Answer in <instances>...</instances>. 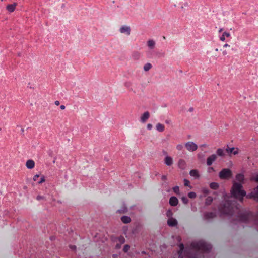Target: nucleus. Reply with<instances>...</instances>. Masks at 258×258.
Masks as SVG:
<instances>
[{
	"label": "nucleus",
	"instance_id": "1",
	"mask_svg": "<svg viewBox=\"0 0 258 258\" xmlns=\"http://www.w3.org/2000/svg\"><path fill=\"white\" fill-rule=\"evenodd\" d=\"M246 195V192L242 189L241 183H233L231 189V196L242 201L243 197Z\"/></svg>",
	"mask_w": 258,
	"mask_h": 258
},
{
	"label": "nucleus",
	"instance_id": "2",
	"mask_svg": "<svg viewBox=\"0 0 258 258\" xmlns=\"http://www.w3.org/2000/svg\"><path fill=\"white\" fill-rule=\"evenodd\" d=\"M191 246L195 248L201 249L205 251H208L212 248L211 245L207 244L203 241L193 242L191 244Z\"/></svg>",
	"mask_w": 258,
	"mask_h": 258
},
{
	"label": "nucleus",
	"instance_id": "3",
	"mask_svg": "<svg viewBox=\"0 0 258 258\" xmlns=\"http://www.w3.org/2000/svg\"><path fill=\"white\" fill-rule=\"evenodd\" d=\"M232 176V173L231 171L228 168L223 169L219 173V177L221 179H227Z\"/></svg>",
	"mask_w": 258,
	"mask_h": 258
},
{
	"label": "nucleus",
	"instance_id": "4",
	"mask_svg": "<svg viewBox=\"0 0 258 258\" xmlns=\"http://www.w3.org/2000/svg\"><path fill=\"white\" fill-rule=\"evenodd\" d=\"M185 147L189 152H194L198 148L197 145L192 141H189L186 143Z\"/></svg>",
	"mask_w": 258,
	"mask_h": 258
},
{
	"label": "nucleus",
	"instance_id": "5",
	"mask_svg": "<svg viewBox=\"0 0 258 258\" xmlns=\"http://www.w3.org/2000/svg\"><path fill=\"white\" fill-rule=\"evenodd\" d=\"M225 48H228L229 50H234V49L233 47H232L230 45L228 44H225L224 45L223 48L220 49V51L222 52L223 55H227L229 53V51L226 50Z\"/></svg>",
	"mask_w": 258,
	"mask_h": 258
},
{
	"label": "nucleus",
	"instance_id": "6",
	"mask_svg": "<svg viewBox=\"0 0 258 258\" xmlns=\"http://www.w3.org/2000/svg\"><path fill=\"white\" fill-rule=\"evenodd\" d=\"M217 158V155L215 154H213L208 157L207 159V165L208 166L211 165L216 160Z\"/></svg>",
	"mask_w": 258,
	"mask_h": 258
},
{
	"label": "nucleus",
	"instance_id": "7",
	"mask_svg": "<svg viewBox=\"0 0 258 258\" xmlns=\"http://www.w3.org/2000/svg\"><path fill=\"white\" fill-rule=\"evenodd\" d=\"M167 224L170 227H174L177 225L178 222L175 218H170L167 220Z\"/></svg>",
	"mask_w": 258,
	"mask_h": 258
},
{
	"label": "nucleus",
	"instance_id": "8",
	"mask_svg": "<svg viewBox=\"0 0 258 258\" xmlns=\"http://www.w3.org/2000/svg\"><path fill=\"white\" fill-rule=\"evenodd\" d=\"M226 151L229 154L233 153L234 155H236L238 153L239 149L237 148H229L226 149Z\"/></svg>",
	"mask_w": 258,
	"mask_h": 258
},
{
	"label": "nucleus",
	"instance_id": "9",
	"mask_svg": "<svg viewBox=\"0 0 258 258\" xmlns=\"http://www.w3.org/2000/svg\"><path fill=\"white\" fill-rule=\"evenodd\" d=\"M120 32L121 33H126L127 35H130L131 32L130 27L128 26H123L120 28Z\"/></svg>",
	"mask_w": 258,
	"mask_h": 258
},
{
	"label": "nucleus",
	"instance_id": "10",
	"mask_svg": "<svg viewBox=\"0 0 258 258\" xmlns=\"http://www.w3.org/2000/svg\"><path fill=\"white\" fill-rule=\"evenodd\" d=\"M169 202L171 206H176L178 204V200L176 197L172 196L170 198Z\"/></svg>",
	"mask_w": 258,
	"mask_h": 258
},
{
	"label": "nucleus",
	"instance_id": "11",
	"mask_svg": "<svg viewBox=\"0 0 258 258\" xmlns=\"http://www.w3.org/2000/svg\"><path fill=\"white\" fill-rule=\"evenodd\" d=\"M150 117V113L148 111L145 112L141 117V121L143 123L146 122Z\"/></svg>",
	"mask_w": 258,
	"mask_h": 258
},
{
	"label": "nucleus",
	"instance_id": "12",
	"mask_svg": "<svg viewBox=\"0 0 258 258\" xmlns=\"http://www.w3.org/2000/svg\"><path fill=\"white\" fill-rule=\"evenodd\" d=\"M173 159L168 155H166L165 158V163L167 166H170L173 164Z\"/></svg>",
	"mask_w": 258,
	"mask_h": 258
},
{
	"label": "nucleus",
	"instance_id": "13",
	"mask_svg": "<svg viewBox=\"0 0 258 258\" xmlns=\"http://www.w3.org/2000/svg\"><path fill=\"white\" fill-rule=\"evenodd\" d=\"M17 5V3H14L13 4L7 5L6 9L9 12L12 13L15 11Z\"/></svg>",
	"mask_w": 258,
	"mask_h": 258
},
{
	"label": "nucleus",
	"instance_id": "14",
	"mask_svg": "<svg viewBox=\"0 0 258 258\" xmlns=\"http://www.w3.org/2000/svg\"><path fill=\"white\" fill-rule=\"evenodd\" d=\"M26 166L27 168L28 169H32L35 166V162L32 160H28L27 161L26 163Z\"/></svg>",
	"mask_w": 258,
	"mask_h": 258
},
{
	"label": "nucleus",
	"instance_id": "15",
	"mask_svg": "<svg viewBox=\"0 0 258 258\" xmlns=\"http://www.w3.org/2000/svg\"><path fill=\"white\" fill-rule=\"evenodd\" d=\"M250 196L253 197L255 200L258 201V186L254 188V190L251 193Z\"/></svg>",
	"mask_w": 258,
	"mask_h": 258
},
{
	"label": "nucleus",
	"instance_id": "16",
	"mask_svg": "<svg viewBox=\"0 0 258 258\" xmlns=\"http://www.w3.org/2000/svg\"><path fill=\"white\" fill-rule=\"evenodd\" d=\"M189 174L195 178H198L200 176L198 171L196 169L191 170L189 172Z\"/></svg>",
	"mask_w": 258,
	"mask_h": 258
},
{
	"label": "nucleus",
	"instance_id": "17",
	"mask_svg": "<svg viewBox=\"0 0 258 258\" xmlns=\"http://www.w3.org/2000/svg\"><path fill=\"white\" fill-rule=\"evenodd\" d=\"M121 221L124 224L129 223L131 221V219L129 216H123L121 218Z\"/></svg>",
	"mask_w": 258,
	"mask_h": 258
},
{
	"label": "nucleus",
	"instance_id": "18",
	"mask_svg": "<svg viewBox=\"0 0 258 258\" xmlns=\"http://www.w3.org/2000/svg\"><path fill=\"white\" fill-rule=\"evenodd\" d=\"M236 180L241 183L244 180V175L242 174H238L236 175Z\"/></svg>",
	"mask_w": 258,
	"mask_h": 258
},
{
	"label": "nucleus",
	"instance_id": "19",
	"mask_svg": "<svg viewBox=\"0 0 258 258\" xmlns=\"http://www.w3.org/2000/svg\"><path fill=\"white\" fill-rule=\"evenodd\" d=\"M178 167L181 169H184L186 166V162L183 159H180L178 163Z\"/></svg>",
	"mask_w": 258,
	"mask_h": 258
},
{
	"label": "nucleus",
	"instance_id": "20",
	"mask_svg": "<svg viewBox=\"0 0 258 258\" xmlns=\"http://www.w3.org/2000/svg\"><path fill=\"white\" fill-rule=\"evenodd\" d=\"M127 207L123 205L120 209L117 210V212L119 213H125L127 212Z\"/></svg>",
	"mask_w": 258,
	"mask_h": 258
},
{
	"label": "nucleus",
	"instance_id": "21",
	"mask_svg": "<svg viewBox=\"0 0 258 258\" xmlns=\"http://www.w3.org/2000/svg\"><path fill=\"white\" fill-rule=\"evenodd\" d=\"M164 126L161 123H158L156 125V129L159 132H163L164 130Z\"/></svg>",
	"mask_w": 258,
	"mask_h": 258
},
{
	"label": "nucleus",
	"instance_id": "22",
	"mask_svg": "<svg viewBox=\"0 0 258 258\" xmlns=\"http://www.w3.org/2000/svg\"><path fill=\"white\" fill-rule=\"evenodd\" d=\"M230 36V34L229 33L227 32H224L222 34V35L220 37V39L222 41H224L225 40V38H224V36H226L227 37H229Z\"/></svg>",
	"mask_w": 258,
	"mask_h": 258
},
{
	"label": "nucleus",
	"instance_id": "23",
	"mask_svg": "<svg viewBox=\"0 0 258 258\" xmlns=\"http://www.w3.org/2000/svg\"><path fill=\"white\" fill-rule=\"evenodd\" d=\"M216 153L217 155L219 156H224V150L221 148H218L217 150Z\"/></svg>",
	"mask_w": 258,
	"mask_h": 258
},
{
	"label": "nucleus",
	"instance_id": "24",
	"mask_svg": "<svg viewBox=\"0 0 258 258\" xmlns=\"http://www.w3.org/2000/svg\"><path fill=\"white\" fill-rule=\"evenodd\" d=\"M210 187L213 189H217L219 187V184L216 182H212L210 183Z\"/></svg>",
	"mask_w": 258,
	"mask_h": 258
},
{
	"label": "nucleus",
	"instance_id": "25",
	"mask_svg": "<svg viewBox=\"0 0 258 258\" xmlns=\"http://www.w3.org/2000/svg\"><path fill=\"white\" fill-rule=\"evenodd\" d=\"M155 44V42L152 40H149L148 41V45L151 49L154 48Z\"/></svg>",
	"mask_w": 258,
	"mask_h": 258
},
{
	"label": "nucleus",
	"instance_id": "26",
	"mask_svg": "<svg viewBox=\"0 0 258 258\" xmlns=\"http://www.w3.org/2000/svg\"><path fill=\"white\" fill-rule=\"evenodd\" d=\"M213 201V198L212 197L209 196L208 197L206 200H205V203L206 205H210Z\"/></svg>",
	"mask_w": 258,
	"mask_h": 258
},
{
	"label": "nucleus",
	"instance_id": "27",
	"mask_svg": "<svg viewBox=\"0 0 258 258\" xmlns=\"http://www.w3.org/2000/svg\"><path fill=\"white\" fill-rule=\"evenodd\" d=\"M152 68V65L150 63H146L144 67V70L145 71H149Z\"/></svg>",
	"mask_w": 258,
	"mask_h": 258
},
{
	"label": "nucleus",
	"instance_id": "28",
	"mask_svg": "<svg viewBox=\"0 0 258 258\" xmlns=\"http://www.w3.org/2000/svg\"><path fill=\"white\" fill-rule=\"evenodd\" d=\"M173 191L177 195H180L179 187L178 186H174L173 188Z\"/></svg>",
	"mask_w": 258,
	"mask_h": 258
},
{
	"label": "nucleus",
	"instance_id": "29",
	"mask_svg": "<svg viewBox=\"0 0 258 258\" xmlns=\"http://www.w3.org/2000/svg\"><path fill=\"white\" fill-rule=\"evenodd\" d=\"M189 198H191V199H194V198H195L196 197V194L195 192H190L188 193V195Z\"/></svg>",
	"mask_w": 258,
	"mask_h": 258
},
{
	"label": "nucleus",
	"instance_id": "30",
	"mask_svg": "<svg viewBox=\"0 0 258 258\" xmlns=\"http://www.w3.org/2000/svg\"><path fill=\"white\" fill-rule=\"evenodd\" d=\"M166 215H167V216L169 218H173L172 217V215H173V213L172 212L171 210H168L166 213Z\"/></svg>",
	"mask_w": 258,
	"mask_h": 258
},
{
	"label": "nucleus",
	"instance_id": "31",
	"mask_svg": "<svg viewBox=\"0 0 258 258\" xmlns=\"http://www.w3.org/2000/svg\"><path fill=\"white\" fill-rule=\"evenodd\" d=\"M181 200L184 204H187L188 202V200L186 197H182Z\"/></svg>",
	"mask_w": 258,
	"mask_h": 258
},
{
	"label": "nucleus",
	"instance_id": "32",
	"mask_svg": "<svg viewBox=\"0 0 258 258\" xmlns=\"http://www.w3.org/2000/svg\"><path fill=\"white\" fill-rule=\"evenodd\" d=\"M184 185L185 186H189L190 187V188H192V187L191 186H190V185H189V181L188 180H187L186 179H184Z\"/></svg>",
	"mask_w": 258,
	"mask_h": 258
},
{
	"label": "nucleus",
	"instance_id": "33",
	"mask_svg": "<svg viewBox=\"0 0 258 258\" xmlns=\"http://www.w3.org/2000/svg\"><path fill=\"white\" fill-rule=\"evenodd\" d=\"M183 145L182 144H178L176 146V149L179 151L182 150L183 149Z\"/></svg>",
	"mask_w": 258,
	"mask_h": 258
},
{
	"label": "nucleus",
	"instance_id": "34",
	"mask_svg": "<svg viewBox=\"0 0 258 258\" xmlns=\"http://www.w3.org/2000/svg\"><path fill=\"white\" fill-rule=\"evenodd\" d=\"M129 249H130V246L128 245H125L124 246L123 251L125 252H126L128 251Z\"/></svg>",
	"mask_w": 258,
	"mask_h": 258
},
{
	"label": "nucleus",
	"instance_id": "35",
	"mask_svg": "<svg viewBox=\"0 0 258 258\" xmlns=\"http://www.w3.org/2000/svg\"><path fill=\"white\" fill-rule=\"evenodd\" d=\"M45 181V177L44 176H42L41 178V180L38 182L39 184H41Z\"/></svg>",
	"mask_w": 258,
	"mask_h": 258
},
{
	"label": "nucleus",
	"instance_id": "36",
	"mask_svg": "<svg viewBox=\"0 0 258 258\" xmlns=\"http://www.w3.org/2000/svg\"><path fill=\"white\" fill-rule=\"evenodd\" d=\"M252 180H253L255 181L258 182V174L255 175V176L253 178Z\"/></svg>",
	"mask_w": 258,
	"mask_h": 258
},
{
	"label": "nucleus",
	"instance_id": "37",
	"mask_svg": "<svg viewBox=\"0 0 258 258\" xmlns=\"http://www.w3.org/2000/svg\"><path fill=\"white\" fill-rule=\"evenodd\" d=\"M70 248L74 251H75L76 250V246L75 245H70Z\"/></svg>",
	"mask_w": 258,
	"mask_h": 258
},
{
	"label": "nucleus",
	"instance_id": "38",
	"mask_svg": "<svg viewBox=\"0 0 258 258\" xmlns=\"http://www.w3.org/2000/svg\"><path fill=\"white\" fill-rule=\"evenodd\" d=\"M39 177V174H36L35 175L34 177H33V180L34 181H36L37 180V179L38 178V177Z\"/></svg>",
	"mask_w": 258,
	"mask_h": 258
},
{
	"label": "nucleus",
	"instance_id": "39",
	"mask_svg": "<svg viewBox=\"0 0 258 258\" xmlns=\"http://www.w3.org/2000/svg\"><path fill=\"white\" fill-rule=\"evenodd\" d=\"M179 247H180V251H183V249H184V245L183 244H181L180 245H179Z\"/></svg>",
	"mask_w": 258,
	"mask_h": 258
},
{
	"label": "nucleus",
	"instance_id": "40",
	"mask_svg": "<svg viewBox=\"0 0 258 258\" xmlns=\"http://www.w3.org/2000/svg\"><path fill=\"white\" fill-rule=\"evenodd\" d=\"M161 178L163 180H166L167 179V176L166 175H162Z\"/></svg>",
	"mask_w": 258,
	"mask_h": 258
},
{
	"label": "nucleus",
	"instance_id": "41",
	"mask_svg": "<svg viewBox=\"0 0 258 258\" xmlns=\"http://www.w3.org/2000/svg\"><path fill=\"white\" fill-rule=\"evenodd\" d=\"M147 127L148 130H151L152 128V125L151 124H148Z\"/></svg>",
	"mask_w": 258,
	"mask_h": 258
},
{
	"label": "nucleus",
	"instance_id": "42",
	"mask_svg": "<svg viewBox=\"0 0 258 258\" xmlns=\"http://www.w3.org/2000/svg\"><path fill=\"white\" fill-rule=\"evenodd\" d=\"M55 104L56 105V106H58L60 104L59 103V101H55V102H54Z\"/></svg>",
	"mask_w": 258,
	"mask_h": 258
},
{
	"label": "nucleus",
	"instance_id": "43",
	"mask_svg": "<svg viewBox=\"0 0 258 258\" xmlns=\"http://www.w3.org/2000/svg\"><path fill=\"white\" fill-rule=\"evenodd\" d=\"M200 147H208V145L206 144H202Z\"/></svg>",
	"mask_w": 258,
	"mask_h": 258
},
{
	"label": "nucleus",
	"instance_id": "44",
	"mask_svg": "<svg viewBox=\"0 0 258 258\" xmlns=\"http://www.w3.org/2000/svg\"><path fill=\"white\" fill-rule=\"evenodd\" d=\"M60 108H61V109H62V110L64 109H65V106H64V105H61V106H60Z\"/></svg>",
	"mask_w": 258,
	"mask_h": 258
},
{
	"label": "nucleus",
	"instance_id": "45",
	"mask_svg": "<svg viewBox=\"0 0 258 258\" xmlns=\"http://www.w3.org/2000/svg\"><path fill=\"white\" fill-rule=\"evenodd\" d=\"M41 198H41V196H37V199L38 200H40V199H41Z\"/></svg>",
	"mask_w": 258,
	"mask_h": 258
},
{
	"label": "nucleus",
	"instance_id": "46",
	"mask_svg": "<svg viewBox=\"0 0 258 258\" xmlns=\"http://www.w3.org/2000/svg\"><path fill=\"white\" fill-rule=\"evenodd\" d=\"M222 30H223V29H222V28H220V29H219V32H221V31H222Z\"/></svg>",
	"mask_w": 258,
	"mask_h": 258
},
{
	"label": "nucleus",
	"instance_id": "47",
	"mask_svg": "<svg viewBox=\"0 0 258 258\" xmlns=\"http://www.w3.org/2000/svg\"><path fill=\"white\" fill-rule=\"evenodd\" d=\"M192 110H193V108H190V111H192Z\"/></svg>",
	"mask_w": 258,
	"mask_h": 258
},
{
	"label": "nucleus",
	"instance_id": "48",
	"mask_svg": "<svg viewBox=\"0 0 258 258\" xmlns=\"http://www.w3.org/2000/svg\"><path fill=\"white\" fill-rule=\"evenodd\" d=\"M179 258H182V257H181V253H179Z\"/></svg>",
	"mask_w": 258,
	"mask_h": 258
},
{
	"label": "nucleus",
	"instance_id": "49",
	"mask_svg": "<svg viewBox=\"0 0 258 258\" xmlns=\"http://www.w3.org/2000/svg\"><path fill=\"white\" fill-rule=\"evenodd\" d=\"M215 51H218V48H216V49H215Z\"/></svg>",
	"mask_w": 258,
	"mask_h": 258
}]
</instances>
